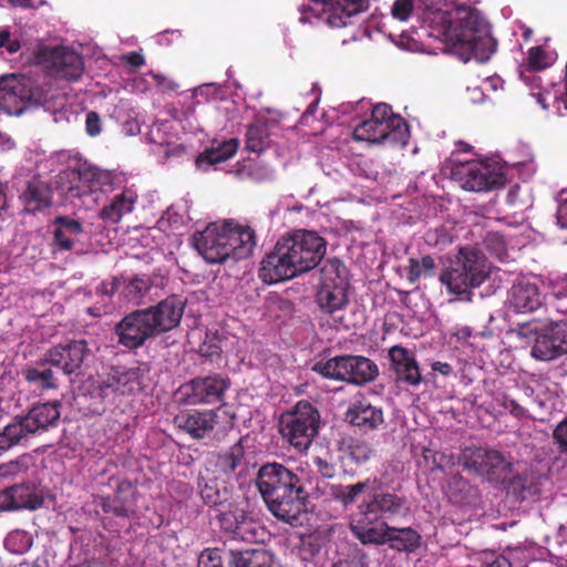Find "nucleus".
<instances>
[{
	"mask_svg": "<svg viewBox=\"0 0 567 567\" xmlns=\"http://www.w3.org/2000/svg\"><path fill=\"white\" fill-rule=\"evenodd\" d=\"M384 544H389L390 548L398 551L412 553L420 547L421 536L411 527L396 528L392 526H385V528L380 532L379 536L369 538L368 542L363 545Z\"/></svg>",
	"mask_w": 567,
	"mask_h": 567,
	"instance_id": "nucleus-30",
	"label": "nucleus"
},
{
	"mask_svg": "<svg viewBox=\"0 0 567 567\" xmlns=\"http://www.w3.org/2000/svg\"><path fill=\"white\" fill-rule=\"evenodd\" d=\"M229 567H274V555L264 548L229 550Z\"/></svg>",
	"mask_w": 567,
	"mask_h": 567,
	"instance_id": "nucleus-37",
	"label": "nucleus"
},
{
	"mask_svg": "<svg viewBox=\"0 0 567 567\" xmlns=\"http://www.w3.org/2000/svg\"><path fill=\"white\" fill-rule=\"evenodd\" d=\"M313 464H315L317 471L323 477L330 478V477L334 476L336 468H334L333 464H331L327 460H324L320 456H316V457H313Z\"/></svg>",
	"mask_w": 567,
	"mask_h": 567,
	"instance_id": "nucleus-62",
	"label": "nucleus"
},
{
	"mask_svg": "<svg viewBox=\"0 0 567 567\" xmlns=\"http://www.w3.org/2000/svg\"><path fill=\"white\" fill-rule=\"evenodd\" d=\"M344 420L360 431L369 432L383 425L384 414L382 408L373 405L369 399L360 395L349 404Z\"/></svg>",
	"mask_w": 567,
	"mask_h": 567,
	"instance_id": "nucleus-25",
	"label": "nucleus"
},
{
	"mask_svg": "<svg viewBox=\"0 0 567 567\" xmlns=\"http://www.w3.org/2000/svg\"><path fill=\"white\" fill-rule=\"evenodd\" d=\"M470 275L452 261L451 266L442 271L440 281L446 286L450 293L462 296L470 289L480 287L476 281L470 280Z\"/></svg>",
	"mask_w": 567,
	"mask_h": 567,
	"instance_id": "nucleus-39",
	"label": "nucleus"
},
{
	"mask_svg": "<svg viewBox=\"0 0 567 567\" xmlns=\"http://www.w3.org/2000/svg\"><path fill=\"white\" fill-rule=\"evenodd\" d=\"M13 501L17 509H37L43 505V497L35 493L34 486L20 484L11 486Z\"/></svg>",
	"mask_w": 567,
	"mask_h": 567,
	"instance_id": "nucleus-46",
	"label": "nucleus"
},
{
	"mask_svg": "<svg viewBox=\"0 0 567 567\" xmlns=\"http://www.w3.org/2000/svg\"><path fill=\"white\" fill-rule=\"evenodd\" d=\"M198 567H223L221 550L218 548H206L198 558Z\"/></svg>",
	"mask_w": 567,
	"mask_h": 567,
	"instance_id": "nucleus-54",
	"label": "nucleus"
},
{
	"mask_svg": "<svg viewBox=\"0 0 567 567\" xmlns=\"http://www.w3.org/2000/svg\"><path fill=\"white\" fill-rule=\"evenodd\" d=\"M371 446L365 442H355L349 445V457L355 463H362L370 458Z\"/></svg>",
	"mask_w": 567,
	"mask_h": 567,
	"instance_id": "nucleus-56",
	"label": "nucleus"
},
{
	"mask_svg": "<svg viewBox=\"0 0 567 567\" xmlns=\"http://www.w3.org/2000/svg\"><path fill=\"white\" fill-rule=\"evenodd\" d=\"M85 130L90 136H96L101 133V118L96 112L91 111L86 114Z\"/></svg>",
	"mask_w": 567,
	"mask_h": 567,
	"instance_id": "nucleus-61",
	"label": "nucleus"
},
{
	"mask_svg": "<svg viewBox=\"0 0 567 567\" xmlns=\"http://www.w3.org/2000/svg\"><path fill=\"white\" fill-rule=\"evenodd\" d=\"M245 450L239 439L228 450L219 453H213L207 461V472H212L216 476H228L237 470L241 464Z\"/></svg>",
	"mask_w": 567,
	"mask_h": 567,
	"instance_id": "nucleus-33",
	"label": "nucleus"
},
{
	"mask_svg": "<svg viewBox=\"0 0 567 567\" xmlns=\"http://www.w3.org/2000/svg\"><path fill=\"white\" fill-rule=\"evenodd\" d=\"M483 244L485 248L495 257L503 258L506 256L507 241L499 231H488L484 236Z\"/></svg>",
	"mask_w": 567,
	"mask_h": 567,
	"instance_id": "nucleus-51",
	"label": "nucleus"
},
{
	"mask_svg": "<svg viewBox=\"0 0 567 567\" xmlns=\"http://www.w3.org/2000/svg\"><path fill=\"white\" fill-rule=\"evenodd\" d=\"M13 498L11 487L0 491V511L17 509Z\"/></svg>",
	"mask_w": 567,
	"mask_h": 567,
	"instance_id": "nucleus-64",
	"label": "nucleus"
},
{
	"mask_svg": "<svg viewBox=\"0 0 567 567\" xmlns=\"http://www.w3.org/2000/svg\"><path fill=\"white\" fill-rule=\"evenodd\" d=\"M451 176L468 192H489L503 187L506 183V176L501 167L480 161L453 164Z\"/></svg>",
	"mask_w": 567,
	"mask_h": 567,
	"instance_id": "nucleus-12",
	"label": "nucleus"
},
{
	"mask_svg": "<svg viewBox=\"0 0 567 567\" xmlns=\"http://www.w3.org/2000/svg\"><path fill=\"white\" fill-rule=\"evenodd\" d=\"M121 61L131 66L133 70H136L145 64L143 54L136 51H132L122 55Z\"/></svg>",
	"mask_w": 567,
	"mask_h": 567,
	"instance_id": "nucleus-63",
	"label": "nucleus"
},
{
	"mask_svg": "<svg viewBox=\"0 0 567 567\" xmlns=\"http://www.w3.org/2000/svg\"><path fill=\"white\" fill-rule=\"evenodd\" d=\"M404 498L393 493H374L368 501L362 502L350 516L349 527L361 544L380 535L389 526L384 519H390L402 513Z\"/></svg>",
	"mask_w": 567,
	"mask_h": 567,
	"instance_id": "nucleus-3",
	"label": "nucleus"
},
{
	"mask_svg": "<svg viewBox=\"0 0 567 567\" xmlns=\"http://www.w3.org/2000/svg\"><path fill=\"white\" fill-rule=\"evenodd\" d=\"M220 415L218 410H190L183 411L175 416V424L178 429L189 434L195 440H202L209 436L215 430L226 432L233 427L231 421L225 419V424L220 426Z\"/></svg>",
	"mask_w": 567,
	"mask_h": 567,
	"instance_id": "nucleus-16",
	"label": "nucleus"
},
{
	"mask_svg": "<svg viewBox=\"0 0 567 567\" xmlns=\"http://www.w3.org/2000/svg\"><path fill=\"white\" fill-rule=\"evenodd\" d=\"M312 371L326 379L363 385L372 382L379 375L378 365L362 355H336L313 364Z\"/></svg>",
	"mask_w": 567,
	"mask_h": 567,
	"instance_id": "nucleus-7",
	"label": "nucleus"
},
{
	"mask_svg": "<svg viewBox=\"0 0 567 567\" xmlns=\"http://www.w3.org/2000/svg\"><path fill=\"white\" fill-rule=\"evenodd\" d=\"M138 497L137 482L124 478L118 481L113 495L99 498V505L106 514L118 518H132L137 513Z\"/></svg>",
	"mask_w": 567,
	"mask_h": 567,
	"instance_id": "nucleus-17",
	"label": "nucleus"
},
{
	"mask_svg": "<svg viewBox=\"0 0 567 567\" xmlns=\"http://www.w3.org/2000/svg\"><path fill=\"white\" fill-rule=\"evenodd\" d=\"M502 406L515 417L520 419L527 415V410L523 408L517 401L508 398L507 395L503 396Z\"/></svg>",
	"mask_w": 567,
	"mask_h": 567,
	"instance_id": "nucleus-60",
	"label": "nucleus"
},
{
	"mask_svg": "<svg viewBox=\"0 0 567 567\" xmlns=\"http://www.w3.org/2000/svg\"><path fill=\"white\" fill-rule=\"evenodd\" d=\"M53 245L60 250H72L78 237L83 233L82 224L69 216H56L53 220Z\"/></svg>",
	"mask_w": 567,
	"mask_h": 567,
	"instance_id": "nucleus-34",
	"label": "nucleus"
},
{
	"mask_svg": "<svg viewBox=\"0 0 567 567\" xmlns=\"http://www.w3.org/2000/svg\"><path fill=\"white\" fill-rule=\"evenodd\" d=\"M61 406L62 404L58 400L32 405L28 413L22 415L31 434L44 432L49 427L56 426L61 416Z\"/></svg>",
	"mask_w": 567,
	"mask_h": 567,
	"instance_id": "nucleus-31",
	"label": "nucleus"
},
{
	"mask_svg": "<svg viewBox=\"0 0 567 567\" xmlns=\"http://www.w3.org/2000/svg\"><path fill=\"white\" fill-rule=\"evenodd\" d=\"M220 530L234 539L246 543L259 540L261 528L259 523L248 515L244 509L234 507L220 511L216 516Z\"/></svg>",
	"mask_w": 567,
	"mask_h": 567,
	"instance_id": "nucleus-19",
	"label": "nucleus"
},
{
	"mask_svg": "<svg viewBox=\"0 0 567 567\" xmlns=\"http://www.w3.org/2000/svg\"><path fill=\"white\" fill-rule=\"evenodd\" d=\"M153 280L147 275H136L130 278L124 286V295L131 300L141 301L152 289Z\"/></svg>",
	"mask_w": 567,
	"mask_h": 567,
	"instance_id": "nucleus-47",
	"label": "nucleus"
},
{
	"mask_svg": "<svg viewBox=\"0 0 567 567\" xmlns=\"http://www.w3.org/2000/svg\"><path fill=\"white\" fill-rule=\"evenodd\" d=\"M92 352L84 339L69 340L53 346L45 352V360L65 375H79Z\"/></svg>",
	"mask_w": 567,
	"mask_h": 567,
	"instance_id": "nucleus-14",
	"label": "nucleus"
},
{
	"mask_svg": "<svg viewBox=\"0 0 567 567\" xmlns=\"http://www.w3.org/2000/svg\"><path fill=\"white\" fill-rule=\"evenodd\" d=\"M501 485L506 488L508 494H512L519 502L536 495L539 491L535 478L530 473L525 472L522 474H514L513 466L512 474L508 476V480Z\"/></svg>",
	"mask_w": 567,
	"mask_h": 567,
	"instance_id": "nucleus-42",
	"label": "nucleus"
},
{
	"mask_svg": "<svg viewBox=\"0 0 567 567\" xmlns=\"http://www.w3.org/2000/svg\"><path fill=\"white\" fill-rule=\"evenodd\" d=\"M367 9L365 0H337L336 6L327 9L320 6L302 4L299 9L300 23L313 27L327 24L331 28H342L350 23L351 18Z\"/></svg>",
	"mask_w": 567,
	"mask_h": 567,
	"instance_id": "nucleus-13",
	"label": "nucleus"
},
{
	"mask_svg": "<svg viewBox=\"0 0 567 567\" xmlns=\"http://www.w3.org/2000/svg\"><path fill=\"white\" fill-rule=\"evenodd\" d=\"M546 310L555 309L558 312H567V289L545 300Z\"/></svg>",
	"mask_w": 567,
	"mask_h": 567,
	"instance_id": "nucleus-59",
	"label": "nucleus"
},
{
	"mask_svg": "<svg viewBox=\"0 0 567 567\" xmlns=\"http://www.w3.org/2000/svg\"><path fill=\"white\" fill-rule=\"evenodd\" d=\"M567 353V319L551 321L535 338L532 355L542 361L555 360Z\"/></svg>",
	"mask_w": 567,
	"mask_h": 567,
	"instance_id": "nucleus-20",
	"label": "nucleus"
},
{
	"mask_svg": "<svg viewBox=\"0 0 567 567\" xmlns=\"http://www.w3.org/2000/svg\"><path fill=\"white\" fill-rule=\"evenodd\" d=\"M425 34L450 44L464 60L475 58L486 61L495 53L497 43L483 25V21L473 9L460 7L454 10L427 8L424 19Z\"/></svg>",
	"mask_w": 567,
	"mask_h": 567,
	"instance_id": "nucleus-1",
	"label": "nucleus"
},
{
	"mask_svg": "<svg viewBox=\"0 0 567 567\" xmlns=\"http://www.w3.org/2000/svg\"><path fill=\"white\" fill-rule=\"evenodd\" d=\"M446 493L450 501L458 505H472L480 496L478 488L460 474L450 477Z\"/></svg>",
	"mask_w": 567,
	"mask_h": 567,
	"instance_id": "nucleus-40",
	"label": "nucleus"
},
{
	"mask_svg": "<svg viewBox=\"0 0 567 567\" xmlns=\"http://www.w3.org/2000/svg\"><path fill=\"white\" fill-rule=\"evenodd\" d=\"M31 536L23 530H14L6 538V546L13 553L23 554L32 546Z\"/></svg>",
	"mask_w": 567,
	"mask_h": 567,
	"instance_id": "nucleus-52",
	"label": "nucleus"
},
{
	"mask_svg": "<svg viewBox=\"0 0 567 567\" xmlns=\"http://www.w3.org/2000/svg\"><path fill=\"white\" fill-rule=\"evenodd\" d=\"M560 453L567 455V416L560 421L553 432Z\"/></svg>",
	"mask_w": 567,
	"mask_h": 567,
	"instance_id": "nucleus-58",
	"label": "nucleus"
},
{
	"mask_svg": "<svg viewBox=\"0 0 567 567\" xmlns=\"http://www.w3.org/2000/svg\"><path fill=\"white\" fill-rule=\"evenodd\" d=\"M186 299L178 295H171L155 306L145 310L157 336L176 328L184 315Z\"/></svg>",
	"mask_w": 567,
	"mask_h": 567,
	"instance_id": "nucleus-21",
	"label": "nucleus"
},
{
	"mask_svg": "<svg viewBox=\"0 0 567 567\" xmlns=\"http://www.w3.org/2000/svg\"><path fill=\"white\" fill-rule=\"evenodd\" d=\"M137 200V195L132 190H124L116 194L110 204L105 205L101 212L100 217L107 223L116 224L124 215L130 214Z\"/></svg>",
	"mask_w": 567,
	"mask_h": 567,
	"instance_id": "nucleus-36",
	"label": "nucleus"
},
{
	"mask_svg": "<svg viewBox=\"0 0 567 567\" xmlns=\"http://www.w3.org/2000/svg\"><path fill=\"white\" fill-rule=\"evenodd\" d=\"M31 434L22 415H16L0 430V452H7L23 443Z\"/></svg>",
	"mask_w": 567,
	"mask_h": 567,
	"instance_id": "nucleus-38",
	"label": "nucleus"
},
{
	"mask_svg": "<svg viewBox=\"0 0 567 567\" xmlns=\"http://www.w3.org/2000/svg\"><path fill=\"white\" fill-rule=\"evenodd\" d=\"M344 274L346 267L337 258L329 259L322 267L321 282L316 295V302L321 312L333 315L348 305L349 284Z\"/></svg>",
	"mask_w": 567,
	"mask_h": 567,
	"instance_id": "nucleus-10",
	"label": "nucleus"
},
{
	"mask_svg": "<svg viewBox=\"0 0 567 567\" xmlns=\"http://www.w3.org/2000/svg\"><path fill=\"white\" fill-rule=\"evenodd\" d=\"M436 264L432 256L426 255L421 259L410 258L408 280L415 284L421 277H433L435 275Z\"/></svg>",
	"mask_w": 567,
	"mask_h": 567,
	"instance_id": "nucleus-48",
	"label": "nucleus"
},
{
	"mask_svg": "<svg viewBox=\"0 0 567 567\" xmlns=\"http://www.w3.org/2000/svg\"><path fill=\"white\" fill-rule=\"evenodd\" d=\"M280 240L300 275L316 268L326 255V239L312 230L298 229L282 236Z\"/></svg>",
	"mask_w": 567,
	"mask_h": 567,
	"instance_id": "nucleus-11",
	"label": "nucleus"
},
{
	"mask_svg": "<svg viewBox=\"0 0 567 567\" xmlns=\"http://www.w3.org/2000/svg\"><path fill=\"white\" fill-rule=\"evenodd\" d=\"M453 262L470 275V280L476 281L480 286L489 276V264L486 257L476 249L467 247L460 248Z\"/></svg>",
	"mask_w": 567,
	"mask_h": 567,
	"instance_id": "nucleus-32",
	"label": "nucleus"
},
{
	"mask_svg": "<svg viewBox=\"0 0 567 567\" xmlns=\"http://www.w3.org/2000/svg\"><path fill=\"white\" fill-rule=\"evenodd\" d=\"M45 68L55 78L76 81L83 74V60L80 54L68 48H54L43 53Z\"/></svg>",
	"mask_w": 567,
	"mask_h": 567,
	"instance_id": "nucleus-22",
	"label": "nucleus"
},
{
	"mask_svg": "<svg viewBox=\"0 0 567 567\" xmlns=\"http://www.w3.org/2000/svg\"><path fill=\"white\" fill-rule=\"evenodd\" d=\"M195 248L209 264H221L229 259L227 248L225 225L207 226L203 231L194 237Z\"/></svg>",
	"mask_w": 567,
	"mask_h": 567,
	"instance_id": "nucleus-24",
	"label": "nucleus"
},
{
	"mask_svg": "<svg viewBox=\"0 0 567 567\" xmlns=\"http://www.w3.org/2000/svg\"><path fill=\"white\" fill-rule=\"evenodd\" d=\"M389 359L396 377V381L410 386H417L422 382V374L415 355L402 346H393L389 350Z\"/></svg>",
	"mask_w": 567,
	"mask_h": 567,
	"instance_id": "nucleus-29",
	"label": "nucleus"
},
{
	"mask_svg": "<svg viewBox=\"0 0 567 567\" xmlns=\"http://www.w3.org/2000/svg\"><path fill=\"white\" fill-rule=\"evenodd\" d=\"M300 272L295 266L291 256L279 239L274 249L260 262L259 278L268 285L290 280Z\"/></svg>",
	"mask_w": 567,
	"mask_h": 567,
	"instance_id": "nucleus-18",
	"label": "nucleus"
},
{
	"mask_svg": "<svg viewBox=\"0 0 567 567\" xmlns=\"http://www.w3.org/2000/svg\"><path fill=\"white\" fill-rule=\"evenodd\" d=\"M556 61V53L546 51L542 45L533 47L528 50L527 66L533 71H542Z\"/></svg>",
	"mask_w": 567,
	"mask_h": 567,
	"instance_id": "nucleus-49",
	"label": "nucleus"
},
{
	"mask_svg": "<svg viewBox=\"0 0 567 567\" xmlns=\"http://www.w3.org/2000/svg\"><path fill=\"white\" fill-rule=\"evenodd\" d=\"M150 372V364L143 361L112 365L99 385L100 395L103 400L114 401L117 396L140 393L146 388Z\"/></svg>",
	"mask_w": 567,
	"mask_h": 567,
	"instance_id": "nucleus-8",
	"label": "nucleus"
},
{
	"mask_svg": "<svg viewBox=\"0 0 567 567\" xmlns=\"http://www.w3.org/2000/svg\"><path fill=\"white\" fill-rule=\"evenodd\" d=\"M19 202L23 213L35 215L52 206L53 189L51 185L40 176H34L27 182L19 195Z\"/></svg>",
	"mask_w": 567,
	"mask_h": 567,
	"instance_id": "nucleus-27",
	"label": "nucleus"
},
{
	"mask_svg": "<svg viewBox=\"0 0 567 567\" xmlns=\"http://www.w3.org/2000/svg\"><path fill=\"white\" fill-rule=\"evenodd\" d=\"M147 316L144 309L124 316L115 326L117 342L126 349L135 350L157 337Z\"/></svg>",
	"mask_w": 567,
	"mask_h": 567,
	"instance_id": "nucleus-15",
	"label": "nucleus"
},
{
	"mask_svg": "<svg viewBox=\"0 0 567 567\" xmlns=\"http://www.w3.org/2000/svg\"><path fill=\"white\" fill-rule=\"evenodd\" d=\"M353 138L404 147L409 140V125L402 116L393 113L390 105L380 103L373 107L370 118L355 126Z\"/></svg>",
	"mask_w": 567,
	"mask_h": 567,
	"instance_id": "nucleus-4",
	"label": "nucleus"
},
{
	"mask_svg": "<svg viewBox=\"0 0 567 567\" xmlns=\"http://www.w3.org/2000/svg\"><path fill=\"white\" fill-rule=\"evenodd\" d=\"M96 176V173L93 168L86 167L85 164H76L75 167H70L61 172L58 177L61 184L65 182L74 183V182H90Z\"/></svg>",
	"mask_w": 567,
	"mask_h": 567,
	"instance_id": "nucleus-50",
	"label": "nucleus"
},
{
	"mask_svg": "<svg viewBox=\"0 0 567 567\" xmlns=\"http://www.w3.org/2000/svg\"><path fill=\"white\" fill-rule=\"evenodd\" d=\"M229 379L219 374L195 378L188 384L186 392L189 404H214L224 400L225 391L229 388Z\"/></svg>",
	"mask_w": 567,
	"mask_h": 567,
	"instance_id": "nucleus-23",
	"label": "nucleus"
},
{
	"mask_svg": "<svg viewBox=\"0 0 567 567\" xmlns=\"http://www.w3.org/2000/svg\"><path fill=\"white\" fill-rule=\"evenodd\" d=\"M255 483L267 509L278 520L291 526L301 525L308 492L292 470L281 463H266L258 470Z\"/></svg>",
	"mask_w": 567,
	"mask_h": 567,
	"instance_id": "nucleus-2",
	"label": "nucleus"
},
{
	"mask_svg": "<svg viewBox=\"0 0 567 567\" xmlns=\"http://www.w3.org/2000/svg\"><path fill=\"white\" fill-rule=\"evenodd\" d=\"M507 300L515 312L529 313L544 307L546 298L542 295L537 284L522 278L513 284Z\"/></svg>",
	"mask_w": 567,
	"mask_h": 567,
	"instance_id": "nucleus-26",
	"label": "nucleus"
},
{
	"mask_svg": "<svg viewBox=\"0 0 567 567\" xmlns=\"http://www.w3.org/2000/svg\"><path fill=\"white\" fill-rule=\"evenodd\" d=\"M53 365L45 360V353L33 367H27L23 371L25 381L41 391L55 390L59 388V380L53 371Z\"/></svg>",
	"mask_w": 567,
	"mask_h": 567,
	"instance_id": "nucleus-35",
	"label": "nucleus"
},
{
	"mask_svg": "<svg viewBox=\"0 0 567 567\" xmlns=\"http://www.w3.org/2000/svg\"><path fill=\"white\" fill-rule=\"evenodd\" d=\"M458 462L465 471L495 485L504 484L512 474V462L497 450L468 446L462 450Z\"/></svg>",
	"mask_w": 567,
	"mask_h": 567,
	"instance_id": "nucleus-9",
	"label": "nucleus"
},
{
	"mask_svg": "<svg viewBox=\"0 0 567 567\" xmlns=\"http://www.w3.org/2000/svg\"><path fill=\"white\" fill-rule=\"evenodd\" d=\"M224 225L229 259L240 260L251 256L256 246L255 230L250 226L233 221Z\"/></svg>",
	"mask_w": 567,
	"mask_h": 567,
	"instance_id": "nucleus-28",
	"label": "nucleus"
},
{
	"mask_svg": "<svg viewBox=\"0 0 567 567\" xmlns=\"http://www.w3.org/2000/svg\"><path fill=\"white\" fill-rule=\"evenodd\" d=\"M270 121L256 118L246 130V150L261 153L270 145Z\"/></svg>",
	"mask_w": 567,
	"mask_h": 567,
	"instance_id": "nucleus-41",
	"label": "nucleus"
},
{
	"mask_svg": "<svg viewBox=\"0 0 567 567\" xmlns=\"http://www.w3.org/2000/svg\"><path fill=\"white\" fill-rule=\"evenodd\" d=\"M525 82L530 86V95L535 97L536 102L542 109L547 110V100L550 96L548 91L543 90L540 82L542 79L537 75L525 76Z\"/></svg>",
	"mask_w": 567,
	"mask_h": 567,
	"instance_id": "nucleus-53",
	"label": "nucleus"
},
{
	"mask_svg": "<svg viewBox=\"0 0 567 567\" xmlns=\"http://www.w3.org/2000/svg\"><path fill=\"white\" fill-rule=\"evenodd\" d=\"M238 148V140L229 138L219 143L216 147H210L200 153L196 159V164L202 166L203 164L214 165L223 163L233 157Z\"/></svg>",
	"mask_w": 567,
	"mask_h": 567,
	"instance_id": "nucleus-44",
	"label": "nucleus"
},
{
	"mask_svg": "<svg viewBox=\"0 0 567 567\" xmlns=\"http://www.w3.org/2000/svg\"><path fill=\"white\" fill-rule=\"evenodd\" d=\"M28 470L25 462L22 458L9 461L0 464V477L11 478Z\"/></svg>",
	"mask_w": 567,
	"mask_h": 567,
	"instance_id": "nucleus-55",
	"label": "nucleus"
},
{
	"mask_svg": "<svg viewBox=\"0 0 567 567\" xmlns=\"http://www.w3.org/2000/svg\"><path fill=\"white\" fill-rule=\"evenodd\" d=\"M320 413L308 400L298 401L279 417L281 437L299 452H306L318 435Z\"/></svg>",
	"mask_w": 567,
	"mask_h": 567,
	"instance_id": "nucleus-6",
	"label": "nucleus"
},
{
	"mask_svg": "<svg viewBox=\"0 0 567 567\" xmlns=\"http://www.w3.org/2000/svg\"><path fill=\"white\" fill-rule=\"evenodd\" d=\"M197 486L203 502L208 506H221L227 499V489L225 482H220L218 476L198 477Z\"/></svg>",
	"mask_w": 567,
	"mask_h": 567,
	"instance_id": "nucleus-43",
	"label": "nucleus"
},
{
	"mask_svg": "<svg viewBox=\"0 0 567 567\" xmlns=\"http://www.w3.org/2000/svg\"><path fill=\"white\" fill-rule=\"evenodd\" d=\"M414 9V0H395L391 13L393 18L400 21H406Z\"/></svg>",
	"mask_w": 567,
	"mask_h": 567,
	"instance_id": "nucleus-57",
	"label": "nucleus"
},
{
	"mask_svg": "<svg viewBox=\"0 0 567 567\" xmlns=\"http://www.w3.org/2000/svg\"><path fill=\"white\" fill-rule=\"evenodd\" d=\"M368 486L369 480L349 485L332 484L329 487L328 494L332 499L347 508L357 502L359 495L362 494Z\"/></svg>",
	"mask_w": 567,
	"mask_h": 567,
	"instance_id": "nucleus-45",
	"label": "nucleus"
},
{
	"mask_svg": "<svg viewBox=\"0 0 567 567\" xmlns=\"http://www.w3.org/2000/svg\"><path fill=\"white\" fill-rule=\"evenodd\" d=\"M50 86L24 74L0 78V109L10 115H21L31 106H42L49 100Z\"/></svg>",
	"mask_w": 567,
	"mask_h": 567,
	"instance_id": "nucleus-5",
	"label": "nucleus"
}]
</instances>
